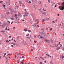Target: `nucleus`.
Returning <instances> with one entry per match:
<instances>
[{
    "label": "nucleus",
    "instance_id": "nucleus-49",
    "mask_svg": "<svg viewBox=\"0 0 64 64\" xmlns=\"http://www.w3.org/2000/svg\"><path fill=\"white\" fill-rule=\"evenodd\" d=\"M14 41L15 42H16V41L15 40H14Z\"/></svg>",
    "mask_w": 64,
    "mask_h": 64
},
{
    "label": "nucleus",
    "instance_id": "nucleus-7",
    "mask_svg": "<svg viewBox=\"0 0 64 64\" xmlns=\"http://www.w3.org/2000/svg\"><path fill=\"white\" fill-rule=\"evenodd\" d=\"M60 56L62 57V59H63V58H64V56H63V54L61 55Z\"/></svg>",
    "mask_w": 64,
    "mask_h": 64
},
{
    "label": "nucleus",
    "instance_id": "nucleus-53",
    "mask_svg": "<svg viewBox=\"0 0 64 64\" xmlns=\"http://www.w3.org/2000/svg\"><path fill=\"white\" fill-rule=\"evenodd\" d=\"M29 3H31V2L30 1H29Z\"/></svg>",
    "mask_w": 64,
    "mask_h": 64
},
{
    "label": "nucleus",
    "instance_id": "nucleus-58",
    "mask_svg": "<svg viewBox=\"0 0 64 64\" xmlns=\"http://www.w3.org/2000/svg\"><path fill=\"white\" fill-rule=\"evenodd\" d=\"M7 30L8 31H9V28H8Z\"/></svg>",
    "mask_w": 64,
    "mask_h": 64
},
{
    "label": "nucleus",
    "instance_id": "nucleus-60",
    "mask_svg": "<svg viewBox=\"0 0 64 64\" xmlns=\"http://www.w3.org/2000/svg\"><path fill=\"white\" fill-rule=\"evenodd\" d=\"M54 33L55 35H56V33H55V32H54Z\"/></svg>",
    "mask_w": 64,
    "mask_h": 64
},
{
    "label": "nucleus",
    "instance_id": "nucleus-21",
    "mask_svg": "<svg viewBox=\"0 0 64 64\" xmlns=\"http://www.w3.org/2000/svg\"><path fill=\"white\" fill-rule=\"evenodd\" d=\"M59 49H60V48H59V47H58L56 48L57 50H59Z\"/></svg>",
    "mask_w": 64,
    "mask_h": 64
},
{
    "label": "nucleus",
    "instance_id": "nucleus-43",
    "mask_svg": "<svg viewBox=\"0 0 64 64\" xmlns=\"http://www.w3.org/2000/svg\"><path fill=\"white\" fill-rule=\"evenodd\" d=\"M24 57H24V56H22V58H24Z\"/></svg>",
    "mask_w": 64,
    "mask_h": 64
},
{
    "label": "nucleus",
    "instance_id": "nucleus-39",
    "mask_svg": "<svg viewBox=\"0 0 64 64\" xmlns=\"http://www.w3.org/2000/svg\"><path fill=\"white\" fill-rule=\"evenodd\" d=\"M48 2H49V3H50V0H48Z\"/></svg>",
    "mask_w": 64,
    "mask_h": 64
},
{
    "label": "nucleus",
    "instance_id": "nucleus-51",
    "mask_svg": "<svg viewBox=\"0 0 64 64\" xmlns=\"http://www.w3.org/2000/svg\"><path fill=\"white\" fill-rule=\"evenodd\" d=\"M21 63L22 64H23V62H21Z\"/></svg>",
    "mask_w": 64,
    "mask_h": 64
},
{
    "label": "nucleus",
    "instance_id": "nucleus-54",
    "mask_svg": "<svg viewBox=\"0 0 64 64\" xmlns=\"http://www.w3.org/2000/svg\"><path fill=\"white\" fill-rule=\"evenodd\" d=\"M13 23V22H12L11 23V24H12V23Z\"/></svg>",
    "mask_w": 64,
    "mask_h": 64
},
{
    "label": "nucleus",
    "instance_id": "nucleus-4",
    "mask_svg": "<svg viewBox=\"0 0 64 64\" xmlns=\"http://www.w3.org/2000/svg\"><path fill=\"white\" fill-rule=\"evenodd\" d=\"M36 24H39V20L38 19L36 20Z\"/></svg>",
    "mask_w": 64,
    "mask_h": 64
},
{
    "label": "nucleus",
    "instance_id": "nucleus-40",
    "mask_svg": "<svg viewBox=\"0 0 64 64\" xmlns=\"http://www.w3.org/2000/svg\"><path fill=\"white\" fill-rule=\"evenodd\" d=\"M16 20H18V21H19V18H17L16 19Z\"/></svg>",
    "mask_w": 64,
    "mask_h": 64
},
{
    "label": "nucleus",
    "instance_id": "nucleus-56",
    "mask_svg": "<svg viewBox=\"0 0 64 64\" xmlns=\"http://www.w3.org/2000/svg\"><path fill=\"white\" fill-rule=\"evenodd\" d=\"M42 59V60H45V59H44V58H43V59Z\"/></svg>",
    "mask_w": 64,
    "mask_h": 64
},
{
    "label": "nucleus",
    "instance_id": "nucleus-52",
    "mask_svg": "<svg viewBox=\"0 0 64 64\" xmlns=\"http://www.w3.org/2000/svg\"><path fill=\"white\" fill-rule=\"evenodd\" d=\"M26 38H27L28 39H30V38L28 37H26Z\"/></svg>",
    "mask_w": 64,
    "mask_h": 64
},
{
    "label": "nucleus",
    "instance_id": "nucleus-57",
    "mask_svg": "<svg viewBox=\"0 0 64 64\" xmlns=\"http://www.w3.org/2000/svg\"><path fill=\"white\" fill-rule=\"evenodd\" d=\"M22 21L23 22L24 21H25V20H22Z\"/></svg>",
    "mask_w": 64,
    "mask_h": 64
},
{
    "label": "nucleus",
    "instance_id": "nucleus-26",
    "mask_svg": "<svg viewBox=\"0 0 64 64\" xmlns=\"http://www.w3.org/2000/svg\"><path fill=\"white\" fill-rule=\"evenodd\" d=\"M24 31L26 32L27 31V29H24Z\"/></svg>",
    "mask_w": 64,
    "mask_h": 64
},
{
    "label": "nucleus",
    "instance_id": "nucleus-32",
    "mask_svg": "<svg viewBox=\"0 0 64 64\" xmlns=\"http://www.w3.org/2000/svg\"><path fill=\"white\" fill-rule=\"evenodd\" d=\"M0 32H3L4 33L5 32V31H1Z\"/></svg>",
    "mask_w": 64,
    "mask_h": 64
},
{
    "label": "nucleus",
    "instance_id": "nucleus-48",
    "mask_svg": "<svg viewBox=\"0 0 64 64\" xmlns=\"http://www.w3.org/2000/svg\"><path fill=\"white\" fill-rule=\"evenodd\" d=\"M57 4H56L55 6V7H57Z\"/></svg>",
    "mask_w": 64,
    "mask_h": 64
},
{
    "label": "nucleus",
    "instance_id": "nucleus-8",
    "mask_svg": "<svg viewBox=\"0 0 64 64\" xmlns=\"http://www.w3.org/2000/svg\"><path fill=\"white\" fill-rule=\"evenodd\" d=\"M22 15H21V14H20V12H18V16H21Z\"/></svg>",
    "mask_w": 64,
    "mask_h": 64
},
{
    "label": "nucleus",
    "instance_id": "nucleus-10",
    "mask_svg": "<svg viewBox=\"0 0 64 64\" xmlns=\"http://www.w3.org/2000/svg\"><path fill=\"white\" fill-rule=\"evenodd\" d=\"M43 14L45 16H46V12H44Z\"/></svg>",
    "mask_w": 64,
    "mask_h": 64
},
{
    "label": "nucleus",
    "instance_id": "nucleus-12",
    "mask_svg": "<svg viewBox=\"0 0 64 64\" xmlns=\"http://www.w3.org/2000/svg\"><path fill=\"white\" fill-rule=\"evenodd\" d=\"M10 19H11L12 20H13L14 18H10Z\"/></svg>",
    "mask_w": 64,
    "mask_h": 64
},
{
    "label": "nucleus",
    "instance_id": "nucleus-25",
    "mask_svg": "<svg viewBox=\"0 0 64 64\" xmlns=\"http://www.w3.org/2000/svg\"><path fill=\"white\" fill-rule=\"evenodd\" d=\"M57 4L58 5H60V3H58Z\"/></svg>",
    "mask_w": 64,
    "mask_h": 64
},
{
    "label": "nucleus",
    "instance_id": "nucleus-62",
    "mask_svg": "<svg viewBox=\"0 0 64 64\" xmlns=\"http://www.w3.org/2000/svg\"><path fill=\"white\" fill-rule=\"evenodd\" d=\"M36 26H38V27H39V26L38 25H37Z\"/></svg>",
    "mask_w": 64,
    "mask_h": 64
},
{
    "label": "nucleus",
    "instance_id": "nucleus-20",
    "mask_svg": "<svg viewBox=\"0 0 64 64\" xmlns=\"http://www.w3.org/2000/svg\"><path fill=\"white\" fill-rule=\"evenodd\" d=\"M8 57L7 56H5V58L6 59H8Z\"/></svg>",
    "mask_w": 64,
    "mask_h": 64
},
{
    "label": "nucleus",
    "instance_id": "nucleus-11",
    "mask_svg": "<svg viewBox=\"0 0 64 64\" xmlns=\"http://www.w3.org/2000/svg\"><path fill=\"white\" fill-rule=\"evenodd\" d=\"M18 55H19L20 54V55H25V54H20V53H18Z\"/></svg>",
    "mask_w": 64,
    "mask_h": 64
},
{
    "label": "nucleus",
    "instance_id": "nucleus-16",
    "mask_svg": "<svg viewBox=\"0 0 64 64\" xmlns=\"http://www.w3.org/2000/svg\"><path fill=\"white\" fill-rule=\"evenodd\" d=\"M40 38L41 39H42V38H44L43 37H42V36H40Z\"/></svg>",
    "mask_w": 64,
    "mask_h": 64
},
{
    "label": "nucleus",
    "instance_id": "nucleus-6",
    "mask_svg": "<svg viewBox=\"0 0 64 64\" xmlns=\"http://www.w3.org/2000/svg\"><path fill=\"white\" fill-rule=\"evenodd\" d=\"M11 44H13V45H16L17 44H15V43H14L13 42H12L11 43Z\"/></svg>",
    "mask_w": 64,
    "mask_h": 64
},
{
    "label": "nucleus",
    "instance_id": "nucleus-1",
    "mask_svg": "<svg viewBox=\"0 0 64 64\" xmlns=\"http://www.w3.org/2000/svg\"><path fill=\"white\" fill-rule=\"evenodd\" d=\"M61 3L62 4V5L63 6L61 7V8H60V6H59L58 7V8H59V9H60V10H61L62 11H63V10H64V2H63V3Z\"/></svg>",
    "mask_w": 64,
    "mask_h": 64
},
{
    "label": "nucleus",
    "instance_id": "nucleus-42",
    "mask_svg": "<svg viewBox=\"0 0 64 64\" xmlns=\"http://www.w3.org/2000/svg\"><path fill=\"white\" fill-rule=\"evenodd\" d=\"M12 47H13L14 45H12L11 46Z\"/></svg>",
    "mask_w": 64,
    "mask_h": 64
},
{
    "label": "nucleus",
    "instance_id": "nucleus-63",
    "mask_svg": "<svg viewBox=\"0 0 64 64\" xmlns=\"http://www.w3.org/2000/svg\"><path fill=\"white\" fill-rule=\"evenodd\" d=\"M7 41L8 42H9V40H7Z\"/></svg>",
    "mask_w": 64,
    "mask_h": 64
},
{
    "label": "nucleus",
    "instance_id": "nucleus-5",
    "mask_svg": "<svg viewBox=\"0 0 64 64\" xmlns=\"http://www.w3.org/2000/svg\"><path fill=\"white\" fill-rule=\"evenodd\" d=\"M15 17L16 18V19H17V18H18L17 17V14H15Z\"/></svg>",
    "mask_w": 64,
    "mask_h": 64
},
{
    "label": "nucleus",
    "instance_id": "nucleus-31",
    "mask_svg": "<svg viewBox=\"0 0 64 64\" xmlns=\"http://www.w3.org/2000/svg\"><path fill=\"white\" fill-rule=\"evenodd\" d=\"M46 20H47V21H48V20H49V18H47L46 19Z\"/></svg>",
    "mask_w": 64,
    "mask_h": 64
},
{
    "label": "nucleus",
    "instance_id": "nucleus-29",
    "mask_svg": "<svg viewBox=\"0 0 64 64\" xmlns=\"http://www.w3.org/2000/svg\"><path fill=\"white\" fill-rule=\"evenodd\" d=\"M39 4H41V2H39Z\"/></svg>",
    "mask_w": 64,
    "mask_h": 64
},
{
    "label": "nucleus",
    "instance_id": "nucleus-19",
    "mask_svg": "<svg viewBox=\"0 0 64 64\" xmlns=\"http://www.w3.org/2000/svg\"><path fill=\"white\" fill-rule=\"evenodd\" d=\"M45 20L44 19H43L42 20V22H45Z\"/></svg>",
    "mask_w": 64,
    "mask_h": 64
},
{
    "label": "nucleus",
    "instance_id": "nucleus-38",
    "mask_svg": "<svg viewBox=\"0 0 64 64\" xmlns=\"http://www.w3.org/2000/svg\"><path fill=\"white\" fill-rule=\"evenodd\" d=\"M8 22L9 24L10 23V22L9 20H8Z\"/></svg>",
    "mask_w": 64,
    "mask_h": 64
},
{
    "label": "nucleus",
    "instance_id": "nucleus-50",
    "mask_svg": "<svg viewBox=\"0 0 64 64\" xmlns=\"http://www.w3.org/2000/svg\"><path fill=\"white\" fill-rule=\"evenodd\" d=\"M51 3H52V4H53V3H54V2H51Z\"/></svg>",
    "mask_w": 64,
    "mask_h": 64
},
{
    "label": "nucleus",
    "instance_id": "nucleus-24",
    "mask_svg": "<svg viewBox=\"0 0 64 64\" xmlns=\"http://www.w3.org/2000/svg\"><path fill=\"white\" fill-rule=\"evenodd\" d=\"M8 4L7 5V6H8V5H10V2H8Z\"/></svg>",
    "mask_w": 64,
    "mask_h": 64
},
{
    "label": "nucleus",
    "instance_id": "nucleus-36",
    "mask_svg": "<svg viewBox=\"0 0 64 64\" xmlns=\"http://www.w3.org/2000/svg\"><path fill=\"white\" fill-rule=\"evenodd\" d=\"M3 7L4 8H5V5L4 4L3 5Z\"/></svg>",
    "mask_w": 64,
    "mask_h": 64
},
{
    "label": "nucleus",
    "instance_id": "nucleus-45",
    "mask_svg": "<svg viewBox=\"0 0 64 64\" xmlns=\"http://www.w3.org/2000/svg\"><path fill=\"white\" fill-rule=\"evenodd\" d=\"M9 55H10V54H7V56H9Z\"/></svg>",
    "mask_w": 64,
    "mask_h": 64
},
{
    "label": "nucleus",
    "instance_id": "nucleus-23",
    "mask_svg": "<svg viewBox=\"0 0 64 64\" xmlns=\"http://www.w3.org/2000/svg\"><path fill=\"white\" fill-rule=\"evenodd\" d=\"M6 25V24L4 23H3V25L4 26V27H5V25Z\"/></svg>",
    "mask_w": 64,
    "mask_h": 64
},
{
    "label": "nucleus",
    "instance_id": "nucleus-61",
    "mask_svg": "<svg viewBox=\"0 0 64 64\" xmlns=\"http://www.w3.org/2000/svg\"><path fill=\"white\" fill-rule=\"evenodd\" d=\"M44 63H46V61H44Z\"/></svg>",
    "mask_w": 64,
    "mask_h": 64
},
{
    "label": "nucleus",
    "instance_id": "nucleus-2",
    "mask_svg": "<svg viewBox=\"0 0 64 64\" xmlns=\"http://www.w3.org/2000/svg\"><path fill=\"white\" fill-rule=\"evenodd\" d=\"M24 14H25L24 15V17H25V16H27V15H28V12H24Z\"/></svg>",
    "mask_w": 64,
    "mask_h": 64
},
{
    "label": "nucleus",
    "instance_id": "nucleus-17",
    "mask_svg": "<svg viewBox=\"0 0 64 64\" xmlns=\"http://www.w3.org/2000/svg\"><path fill=\"white\" fill-rule=\"evenodd\" d=\"M19 4H22V2H21L20 1H19Z\"/></svg>",
    "mask_w": 64,
    "mask_h": 64
},
{
    "label": "nucleus",
    "instance_id": "nucleus-37",
    "mask_svg": "<svg viewBox=\"0 0 64 64\" xmlns=\"http://www.w3.org/2000/svg\"><path fill=\"white\" fill-rule=\"evenodd\" d=\"M8 10H11V8H10L8 9Z\"/></svg>",
    "mask_w": 64,
    "mask_h": 64
},
{
    "label": "nucleus",
    "instance_id": "nucleus-33",
    "mask_svg": "<svg viewBox=\"0 0 64 64\" xmlns=\"http://www.w3.org/2000/svg\"><path fill=\"white\" fill-rule=\"evenodd\" d=\"M51 42L52 43H53V41L52 40H51Z\"/></svg>",
    "mask_w": 64,
    "mask_h": 64
},
{
    "label": "nucleus",
    "instance_id": "nucleus-64",
    "mask_svg": "<svg viewBox=\"0 0 64 64\" xmlns=\"http://www.w3.org/2000/svg\"><path fill=\"white\" fill-rule=\"evenodd\" d=\"M52 23H55V22H54V21H52Z\"/></svg>",
    "mask_w": 64,
    "mask_h": 64
},
{
    "label": "nucleus",
    "instance_id": "nucleus-14",
    "mask_svg": "<svg viewBox=\"0 0 64 64\" xmlns=\"http://www.w3.org/2000/svg\"><path fill=\"white\" fill-rule=\"evenodd\" d=\"M42 30H43V32L44 33V31H45V30L44 29H41Z\"/></svg>",
    "mask_w": 64,
    "mask_h": 64
},
{
    "label": "nucleus",
    "instance_id": "nucleus-18",
    "mask_svg": "<svg viewBox=\"0 0 64 64\" xmlns=\"http://www.w3.org/2000/svg\"><path fill=\"white\" fill-rule=\"evenodd\" d=\"M44 37H45V36H46L45 35H46V33L45 32H44Z\"/></svg>",
    "mask_w": 64,
    "mask_h": 64
},
{
    "label": "nucleus",
    "instance_id": "nucleus-15",
    "mask_svg": "<svg viewBox=\"0 0 64 64\" xmlns=\"http://www.w3.org/2000/svg\"><path fill=\"white\" fill-rule=\"evenodd\" d=\"M6 14H7V15H9V14H10V13H9V12H6Z\"/></svg>",
    "mask_w": 64,
    "mask_h": 64
},
{
    "label": "nucleus",
    "instance_id": "nucleus-46",
    "mask_svg": "<svg viewBox=\"0 0 64 64\" xmlns=\"http://www.w3.org/2000/svg\"><path fill=\"white\" fill-rule=\"evenodd\" d=\"M7 28L6 27V28H5L6 30H7Z\"/></svg>",
    "mask_w": 64,
    "mask_h": 64
},
{
    "label": "nucleus",
    "instance_id": "nucleus-44",
    "mask_svg": "<svg viewBox=\"0 0 64 64\" xmlns=\"http://www.w3.org/2000/svg\"><path fill=\"white\" fill-rule=\"evenodd\" d=\"M34 43H36V42H36V41H35V40H34Z\"/></svg>",
    "mask_w": 64,
    "mask_h": 64
},
{
    "label": "nucleus",
    "instance_id": "nucleus-59",
    "mask_svg": "<svg viewBox=\"0 0 64 64\" xmlns=\"http://www.w3.org/2000/svg\"><path fill=\"white\" fill-rule=\"evenodd\" d=\"M11 36H9V38H11Z\"/></svg>",
    "mask_w": 64,
    "mask_h": 64
},
{
    "label": "nucleus",
    "instance_id": "nucleus-30",
    "mask_svg": "<svg viewBox=\"0 0 64 64\" xmlns=\"http://www.w3.org/2000/svg\"><path fill=\"white\" fill-rule=\"evenodd\" d=\"M43 34H44V32H42V33H41V35H43Z\"/></svg>",
    "mask_w": 64,
    "mask_h": 64
},
{
    "label": "nucleus",
    "instance_id": "nucleus-22",
    "mask_svg": "<svg viewBox=\"0 0 64 64\" xmlns=\"http://www.w3.org/2000/svg\"><path fill=\"white\" fill-rule=\"evenodd\" d=\"M37 25V24H34V25H32V26H36V25Z\"/></svg>",
    "mask_w": 64,
    "mask_h": 64
},
{
    "label": "nucleus",
    "instance_id": "nucleus-55",
    "mask_svg": "<svg viewBox=\"0 0 64 64\" xmlns=\"http://www.w3.org/2000/svg\"><path fill=\"white\" fill-rule=\"evenodd\" d=\"M23 6H24L25 7V5L24 4H23Z\"/></svg>",
    "mask_w": 64,
    "mask_h": 64
},
{
    "label": "nucleus",
    "instance_id": "nucleus-28",
    "mask_svg": "<svg viewBox=\"0 0 64 64\" xmlns=\"http://www.w3.org/2000/svg\"><path fill=\"white\" fill-rule=\"evenodd\" d=\"M62 50L63 51H64V48H63V47H62Z\"/></svg>",
    "mask_w": 64,
    "mask_h": 64
},
{
    "label": "nucleus",
    "instance_id": "nucleus-3",
    "mask_svg": "<svg viewBox=\"0 0 64 64\" xmlns=\"http://www.w3.org/2000/svg\"><path fill=\"white\" fill-rule=\"evenodd\" d=\"M45 41H46V42L47 43H51V42H50V40H48L47 39L45 40Z\"/></svg>",
    "mask_w": 64,
    "mask_h": 64
},
{
    "label": "nucleus",
    "instance_id": "nucleus-9",
    "mask_svg": "<svg viewBox=\"0 0 64 64\" xmlns=\"http://www.w3.org/2000/svg\"><path fill=\"white\" fill-rule=\"evenodd\" d=\"M41 8L39 10V11H40V12H42V11H41Z\"/></svg>",
    "mask_w": 64,
    "mask_h": 64
},
{
    "label": "nucleus",
    "instance_id": "nucleus-35",
    "mask_svg": "<svg viewBox=\"0 0 64 64\" xmlns=\"http://www.w3.org/2000/svg\"><path fill=\"white\" fill-rule=\"evenodd\" d=\"M60 47H62V45H61V44H60Z\"/></svg>",
    "mask_w": 64,
    "mask_h": 64
},
{
    "label": "nucleus",
    "instance_id": "nucleus-34",
    "mask_svg": "<svg viewBox=\"0 0 64 64\" xmlns=\"http://www.w3.org/2000/svg\"><path fill=\"white\" fill-rule=\"evenodd\" d=\"M52 30V28H50V31H51V30Z\"/></svg>",
    "mask_w": 64,
    "mask_h": 64
},
{
    "label": "nucleus",
    "instance_id": "nucleus-41",
    "mask_svg": "<svg viewBox=\"0 0 64 64\" xmlns=\"http://www.w3.org/2000/svg\"><path fill=\"white\" fill-rule=\"evenodd\" d=\"M43 63L41 62H40V64H42Z\"/></svg>",
    "mask_w": 64,
    "mask_h": 64
},
{
    "label": "nucleus",
    "instance_id": "nucleus-27",
    "mask_svg": "<svg viewBox=\"0 0 64 64\" xmlns=\"http://www.w3.org/2000/svg\"><path fill=\"white\" fill-rule=\"evenodd\" d=\"M28 32H31V30H28Z\"/></svg>",
    "mask_w": 64,
    "mask_h": 64
},
{
    "label": "nucleus",
    "instance_id": "nucleus-47",
    "mask_svg": "<svg viewBox=\"0 0 64 64\" xmlns=\"http://www.w3.org/2000/svg\"><path fill=\"white\" fill-rule=\"evenodd\" d=\"M2 2H3V1H2V0L1 1H0V3H2Z\"/></svg>",
    "mask_w": 64,
    "mask_h": 64
},
{
    "label": "nucleus",
    "instance_id": "nucleus-13",
    "mask_svg": "<svg viewBox=\"0 0 64 64\" xmlns=\"http://www.w3.org/2000/svg\"><path fill=\"white\" fill-rule=\"evenodd\" d=\"M46 54L47 56H48V57H50V55H49V54Z\"/></svg>",
    "mask_w": 64,
    "mask_h": 64
}]
</instances>
